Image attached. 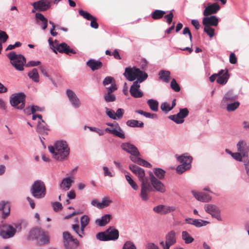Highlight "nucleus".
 Wrapping results in <instances>:
<instances>
[{
    "label": "nucleus",
    "instance_id": "nucleus-1",
    "mask_svg": "<svg viewBox=\"0 0 249 249\" xmlns=\"http://www.w3.org/2000/svg\"><path fill=\"white\" fill-rule=\"evenodd\" d=\"M129 169L135 174L141 182L140 196L143 201H147L149 199V193L153 190L149 179L145 177L144 170L134 164H130Z\"/></svg>",
    "mask_w": 249,
    "mask_h": 249
},
{
    "label": "nucleus",
    "instance_id": "nucleus-2",
    "mask_svg": "<svg viewBox=\"0 0 249 249\" xmlns=\"http://www.w3.org/2000/svg\"><path fill=\"white\" fill-rule=\"evenodd\" d=\"M140 69L135 66L128 67L125 69L123 73L125 78H147L148 74L145 71L147 67V62L144 59H142L140 63Z\"/></svg>",
    "mask_w": 249,
    "mask_h": 249
},
{
    "label": "nucleus",
    "instance_id": "nucleus-3",
    "mask_svg": "<svg viewBox=\"0 0 249 249\" xmlns=\"http://www.w3.org/2000/svg\"><path fill=\"white\" fill-rule=\"evenodd\" d=\"M48 149L53 154L54 158L60 160L65 159L70 153V149L66 142L63 141L56 142L54 146H49Z\"/></svg>",
    "mask_w": 249,
    "mask_h": 249
},
{
    "label": "nucleus",
    "instance_id": "nucleus-4",
    "mask_svg": "<svg viewBox=\"0 0 249 249\" xmlns=\"http://www.w3.org/2000/svg\"><path fill=\"white\" fill-rule=\"evenodd\" d=\"M48 41L50 48L56 53H57V51L60 53H65L68 55H71V53H76L75 51L70 48L69 46L65 43L59 44L56 40L53 42L51 38H49Z\"/></svg>",
    "mask_w": 249,
    "mask_h": 249
},
{
    "label": "nucleus",
    "instance_id": "nucleus-5",
    "mask_svg": "<svg viewBox=\"0 0 249 249\" xmlns=\"http://www.w3.org/2000/svg\"><path fill=\"white\" fill-rule=\"evenodd\" d=\"M7 56L16 69L18 71L23 70V67L26 63V58L23 55L17 54L15 52L12 51L8 54Z\"/></svg>",
    "mask_w": 249,
    "mask_h": 249
},
{
    "label": "nucleus",
    "instance_id": "nucleus-6",
    "mask_svg": "<svg viewBox=\"0 0 249 249\" xmlns=\"http://www.w3.org/2000/svg\"><path fill=\"white\" fill-rule=\"evenodd\" d=\"M30 191L33 196L35 198H43L46 195L45 185L41 180H36L33 184Z\"/></svg>",
    "mask_w": 249,
    "mask_h": 249
},
{
    "label": "nucleus",
    "instance_id": "nucleus-7",
    "mask_svg": "<svg viewBox=\"0 0 249 249\" xmlns=\"http://www.w3.org/2000/svg\"><path fill=\"white\" fill-rule=\"evenodd\" d=\"M12 106L18 109H22L25 107V95L23 92L12 94L10 98Z\"/></svg>",
    "mask_w": 249,
    "mask_h": 249
},
{
    "label": "nucleus",
    "instance_id": "nucleus-8",
    "mask_svg": "<svg viewBox=\"0 0 249 249\" xmlns=\"http://www.w3.org/2000/svg\"><path fill=\"white\" fill-rule=\"evenodd\" d=\"M63 239L64 245L66 249H75L79 246L78 240L74 238L68 231L63 233Z\"/></svg>",
    "mask_w": 249,
    "mask_h": 249
},
{
    "label": "nucleus",
    "instance_id": "nucleus-9",
    "mask_svg": "<svg viewBox=\"0 0 249 249\" xmlns=\"http://www.w3.org/2000/svg\"><path fill=\"white\" fill-rule=\"evenodd\" d=\"M176 241V233L174 231H171L165 235V242L162 241L160 244L163 249H170V247L174 245Z\"/></svg>",
    "mask_w": 249,
    "mask_h": 249
},
{
    "label": "nucleus",
    "instance_id": "nucleus-10",
    "mask_svg": "<svg viewBox=\"0 0 249 249\" xmlns=\"http://www.w3.org/2000/svg\"><path fill=\"white\" fill-rule=\"evenodd\" d=\"M106 124L113 128L112 129L106 128L105 129V131L106 132L112 134L121 139H124L125 138L124 133L117 123H106Z\"/></svg>",
    "mask_w": 249,
    "mask_h": 249
},
{
    "label": "nucleus",
    "instance_id": "nucleus-11",
    "mask_svg": "<svg viewBox=\"0 0 249 249\" xmlns=\"http://www.w3.org/2000/svg\"><path fill=\"white\" fill-rule=\"evenodd\" d=\"M16 230L8 224H3L0 226V236L3 239H8L14 236Z\"/></svg>",
    "mask_w": 249,
    "mask_h": 249
},
{
    "label": "nucleus",
    "instance_id": "nucleus-12",
    "mask_svg": "<svg viewBox=\"0 0 249 249\" xmlns=\"http://www.w3.org/2000/svg\"><path fill=\"white\" fill-rule=\"evenodd\" d=\"M189 114V111L187 108L180 109L179 112L177 115H170L168 118L178 124H180L184 122V118L186 117Z\"/></svg>",
    "mask_w": 249,
    "mask_h": 249
},
{
    "label": "nucleus",
    "instance_id": "nucleus-13",
    "mask_svg": "<svg viewBox=\"0 0 249 249\" xmlns=\"http://www.w3.org/2000/svg\"><path fill=\"white\" fill-rule=\"evenodd\" d=\"M149 178L151 183V186L153 187L156 191L164 193L166 189L163 184L159 180H158L153 174L152 172L149 173Z\"/></svg>",
    "mask_w": 249,
    "mask_h": 249
},
{
    "label": "nucleus",
    "instance_id": "nucleus-14",
    "mask_svg": "<svg viewBox=\"0 0 249 249\" xmlns=\"http://www.w3.org/2000/svg\"><path fill=\"white\" fill-rule=\"evenodd\" d=\"M145 79H137L134 81L133 85L131 86L130 92L131 95L136 98L141 97L142 93L139 90L140 88V84Z\"/></svg>",
    "mask_w": 249,
    "mask_h": 249
},
{
    "label": "nucleus",
    "instance_id": "nucleus-15",
    "mask_svg": "<svg viewBox=\"0 0 249 249\" xmlns=\"http://www.w3.org/2000/svg\"><path fill=\"white\" fill-rule=\"evenodd\" d=\"M35 10L44 11L50 8L51 2L49 0H40L32 3Z\"/></svg>",
    "mask_w": 249,
    "mask_h": 249
},
{
    "label": "nucleus",
    "instance_id": "nucleus-16",
    "mask_svg": "<svg viewBox=\"0 0 249 249\" xmlns=\"http://www.w3.org/2000/svg\"><path fill=\"white\" fill-rule=\"evenodd\" d=\"M204 209L205 211L210 213L212 217L218 220L220 219V211L217 206L213 204H206L204 206Z\"/></svg>",
    "mask_w": 249,
    "mask_h": 249
},
{
    "label": "nucleus",
    "instance_id": "nucleus-17",
    "mask_svg": "<svg viewBox=\"0 0 249 249\" xmlns=\"http://www.w3.org/2000/svg\"><path fill=\"white\" fill-rule=\"evenodd\" d=\"M121 148L131 155H140L138 148L133 144L129 142H124L121 145Z\"/></svg>",
    "mask_w": 249,
    "mask_h": 249
},
{
    "label": "nucleus",
    "instance_id": "nucleus-18",
    "mask_svg": "<svg viewBox=\"0 0 249 249\" xmlns=\"http://www.w3.org/2000/svg\"><path fill=\"white\" fill-rule=\"evenodd\" d=\"M66 94L73 107L78 108L80 107L81 103L80 100L72 90L69 89H67Z\"/></svg>",
    "mask_w": 249,
    "mask_h": 249
},
{
    "label": "nucleus",
    "instance_id": "nucleus-19",
    "mask_svg": "<svg viewBox=\"0 0 249 249\" xmlns=\"http://www.w3.org/2000/svg\"><path fill=\"white\" fill-rule=\"evenodd\" d=\"M175 207L174 206H168L163 205H159L153 208V211L160 214H165L175 210Z\"/></svg>",
    "mask_w": 249,
    "mask_h": 249
},
{
    "label": "nucleus",
    "instance_id": "nucleus-20",
    "mask_svg": "<svg viewBox=\"0 0 249 249\" xmlns=\"http://www.w3.org/2000/svg\"><path fill=\"white\" fill-rule=\"evenodd\" d=\"M237 149L243 157H248V152L249 151V146H248L246 142L244 141H239L237 144Z\"/></svg>",
    "mask_w": 249,
    "mask_h": 249
},
{
    "label": "nucleus",
    "instance_id": "nucleus-21",
    "mask_svg": "<svg viewBox=\"0 0 249 249\" xmlns=\"http://www.w3.org/2000/svg\"><path fill=\"white\" fill-rule=\"evenodd\" d=\"M220 10V6L217 3L209 4L203 11V15L208 16L216 13Z\"/></svg>",
    "mask_w": 249,
    "mask_h": 249
},
{
    "label": "nucleus",
    "instance_id": "nucleus-22",
    "mask_svg": "<svg viewBox=\"0 0 249 249\" xmlns=\"http://www.w3.org/2000/svg\"><path fill=\"white\" fill-rule=\"evenodd\" d=\"M218 22V18L215 16L205 17L202 20V23L205 26H210L211 25L216 26Z\"/></svg>",
    "mask_w": 249,
    "mask_h": 249
},
{
    "label": "nucleus",
    "instance_id": "nucleus-23",
    "mask_svg": "<svg viewBox=\"0 0 249 249\" xmlns=\"http://www.w3.org/2000/svg\"><path fill=\"white\" fill-rule=\"evenodd\" d=\"M237 99V96L233 94L232 92L229 91L227 92L224 95L222 101L221 106L224 107V105L234 102Z\"/></svg>",
    "mask_w": 249,
    "mask_h": 249
},
{
    "label": "nucleus",
    "instance_id": "nucleus-24",
    "mask_svg": "<svg viewBox=\"0 0 249 249\" xmlns=\"http://www.w3.org/2000/svg\"><path fill=\"white\" fill-rule=\"evenodd\" d=\"M87 65L93 71L101 69L103 66L102 63L93 59H89L87 62Z\"/></svg>",
    "mask_w": 249,
    "mask_h": 249
},
{
    "label": "nucleus",
    "instance_id": "nucleus-25",
    "mask_svg": "<svg viewBox=\"0 0 249 249\" xmlns=\"http://www.w3.org/2000/svg\"><path fill=\"white\" fill-rule=\"evenodd\" d=\"M194 197L199 201L202 202H208L211 200V197L207 194L204 193H197L192 191Z\"/></svg>",
    "mask_w": 249,
    "mask_h": 249
},
{
    "label": "nucleus",
    "instance_id": "nucleus-26",
    "mask_svg": "<svg viewBox=\"0 0 249 249\" xmlns=\"http://www.w3.org/2000/svg\"><path fill=\"white\" fill-rule=\"evenodd\" d=\"M112 218V215L110 214H106L102 216L101 218L95 220V223L99 226L102 227L107 225Z\"/></svg>",
    "mask_w": 249,
    "mask_h": 249
},
{
    "label": "nucleus",
    "instance_id": "nucleus-27",
    "mask_svg": "<svg viewBox=\"0 0 249 249\" xmlns=\"http://www.w3.org/2000/svg\"><path fill=\"white\" fill-rule=\"evenodd\" d=\"M0 211L2 212V217L5 218L9 215L10 212V205L8 202L1 201L0 202Z\"/></svg>",
    "mask_w": 249,
    "mask_h": 249
},
{
    "label": "nucleus",
    "instance_id": "nucleus-28",
    "mask_svg": "<svg viewBox=\"0 0 249 249\" xmlns=\"http://www.w3.org/2000/svg\"><path fill=\"white\" fill-rule=\"evenodd\" d=\"M106 232L109 240H115L119 237V231L114 228L110 227L106 231Z\"/></svg>",
    "mask_w": 249,
    "mask_h": 249
},
{
    "label": "nucleus",
    "instance_id": "nucleus-29",
    "mask_svg": "<svg viewBox=\"0 0 249 249\" xmlns=\"http://www.w3.org/2000/svg\"><path fill=\"white\" fill-rule=\"evenodd\" d=\"M42 229L39 228H36L32 230L29 233L28 238L30 240H37L39 235L41 234Z\"/></svg>",
    "mask_w": 249,
    "mask_h": 249
},
{
    "label": "nucleus",
    "instance_id": "nucleus-30",
    "mask_svg": "<svg viewBox=\"0 0 249 249\" xmlns=\"http://www.w3.org/2000/svg\"><path fill=\"white\" fill-rule=\"evenodd\" d=\"M48 130V126L43 119L38 122L36 128L38 133L47 134V131Z\"/></svg>",
    "mask_w": 249,
    "mask_h": 249
},
{
    "label": "nucleus",
    "instance_id": "nucleus-31",
    "mask_svg": "<svg viewBox=\"0 0 249 249\" xmlns=\"http://www.w3.org/2000/svg\"><path fill=\"white\" fill-rule=\"evenodd\" d=\"M72 182L73 180L70 177L65 178L62 180L60 185V188L65 191L68 190L70 188Z\"/></svg>",
    "mask_w": 249,
    "mask_h": 249
},
{
    "label": "nucleus",
    "instance_id": "nucleus-32",
    "mask_svg": "<svg viewBox=\"0 0 249 249\" xmlns=\"http://www.w3.org/2000/svg\"><path fill=\"white\" fill-rule=\"evenodd\" d=\"M89 220L90 218L87 215H84L81 217V231L82 234H84V229L89 224Z\"/></svg>",
    "mask_w": 249,
    "mask_h": 249
},
{
    "label": "nucleus",
    "instance_id": "nucleus-33",
    "mask_svg": "<svg viewBox=\"0 0 249 249\" xmlns=\"http://www.w3.org/2000/svg\"><path fill=\"white\" fill-rule=\"evenodd\" d=\"M240 104L239 102L234 101L231 103H228V104L224 105V106H226V109L228 112H231L234 111L238 108Z\"/></svg>",
    "mask_w": 249,
    "mask_h": 249
},
{
    "label": "nucleus",
    "instance_id": "nucleus-34",
    "mask_svg": "<svg viewBox=\"0 0 249 249\" xmlns=\"http://www.w3.org/2000/svg\"><path fill=\"white\" fill-rule=\"evenodd\" d=\"M178 160L182 164H185L187 165V167L191 166V162L192 160V158L190 156H184L183 155L179 156L178 157Z\"/></svg>",
    "mask_w": 249,
    "mask_h": 249
},
{
    "label": "nucleus",
    "instance_id": "nucleus-35",
    "mask_svg": "<svg viewBox=\"0 0 249 249\" xmlns=\"http://www.w3.org/2000/svg\"><path fill=\"white\" fill-rule=\"evenodd\" d=\"M229 76L228 70H221L217 73L212 74L209 78H229Z\"/></svg>",
    "mask_w": 249,
    "mask_h": 249
},
{
    "label": "nucleus",
    "instance_id": "nucleus-36",
    "mask_svg": "<svg viewBox=\"0 0 249 249\" xmlns=\"http://www.w3.org/2000/svg\"><path fill=\"white\" fill-rule=\"evenodd\" d=\"M166 12L160 10H156L151 13V17L153 19L157 20L161 18Z\"/></svg>",
    "mask_w": 249,
    "mask_h": 249
},
{
    "label": "nucleus",
    "instance_id": "nucleus-37",
    "mask_svg": "<svg viewBox=\"0 0 249 249\" xmlns=\"http://www.w3.org/2000/svg\"><path fill=\"white\" fill-rule=\"evenodd\" d=\"M36 18L39 19L42 23V29L45 30L47 28L48 19L40 13H37L36 14Z\"/></svg>",
    "mask_w": 249,
    "mask_h": 249
},
{
    "label": "nucleus",
    "instance_id": "nucleus-38",
    "mask_svg": "<svg viewBox=\"0 0 249 249\" xmlns=\"http://www.w3.org/2000/svg\"><path fill=\"white\" fill-rule=\"evenodd\" d=\"M37 241L38 243L41 245L47 244L49 242L48 236L45 234L43 230L41 234L37 239Z\"/></svg>",
    "mask_w": 249,
    "mask_h": 249
},
{
    "label": "nucleus",
    "instance_id": "nucleus-39",
    "mask_svg": "<svg viewBox=\"0 0 249 249\" xmlns=\"http://www.w3.org/2000/svg\"><path fill=\"white\" fill-rule=\"evenodd\" d=\"M126 124L130 127H142L143 126V123L142 122L135 120H130L126 122Z\"/></svg>",
    "mask_w": 249,
    "mask_h": 249
},
{
    "label": "nucleus",
    "instance_id": "nucleus-40",
    "mask_svg": "<svg viewBox=\"0 0 249 249\" xmlns=\"http://www.w3.org/2000/svg\"><path fill=\"white\" fill-rule=\"evenodd\" d=\"M147 104L153 111H157L158 110L159 103L157 101L153 99H149L147 101Z\"/></svg>",
    "mask_w": 249,
    "mask_h": 249
},
{
    "label": "nucleus",
    "instance_id": "nucleus-41",
    "mask_svg": "<svg viewBox=\"0 0 249 249\" xmlns=\"http://www.w3.org/2000/svg\"><path fill=\"white\" fill-rule=\"evenodd\" d=\"M112 202V201L109 199L107 197H104L102 199V201L100 202V204H98V208L99 209H103L105 207L108 206Z\"/></svg>",
    "mask_w": 249,
    "mask_h": 249
},
{
    "label": "nucleus",
    "instance_id": "nucleus-42",
    "mask_svg": "<svg viewBox=\"0 0 249 249\" xmlns=\"http://www.w3.org/2000/svg\"><path fill=\"white\" fill-rule=\"evenodd\" d=\"M125 178L128 184L130 185L132 189L134 190H137L139 187L136 182L128 175L125 176Z\"/></svg>",
    "mask_w": 249,
    "mask_h": 249
},
{
    "label": "nucleus",
    "instance_id": "nucleus-43",
    "mask_svg": "<svg viewBox=\"0 0 249 249\" xmlns=\"http://www.w3.org/2000/svg\"><path fill=\"white\" fill-rule=\"evenodd\" d=\"M182 238L186 244L191 243L194 240L186 231H183L182 232Z\"/></svg>",
    "mask_w": 249,
    "mask_h": 249
},
{
    "label": "nucleus",
    "instance_id": "nucleus-44",
    "mask_svg": "<svg viewBox=\"0 0 249 249\" xmlns=\"http://www.w3.org/2000/svg\"><path fill=\"white\" fill-rule=\"evenodd\" d=\"M154 173L155 175L160 179H162L165 176V172L161 168H156Z\"/></svg>",
    "mask_w": 249,
    "mask_h": 249
},
{
    "label": "nucleus",
    "instance_id": "nucleus-45",
    "mask_svg": "<svg viewBox=\"0 0 249 249\" xmlns=\"http://www.w3.org/2000/svg\"><path fill=\"white\" fill-rule=\"evenodd\" d=\"M96 238L101 241L109 240V238H107V233L106 231L98 233L96 234Z\"/></svg>",
    "mask_w": 249,
    "mask_h": 249
},
{
    "label": "nucleus",
    "instance_id": "nucleus-46",
    "mask_svg": "<svg viewBox=\"0 0 249 249\" xmlns=\"http://www.w3.org/2000/svg\"><path fill=\"white\" fill-rule=\"evenodd\" d=\"M78 12L81 16L83 17L84 18L86 19L87 20H89L91 19V18H92L93 17L89 13L83 10H79Z\"/></svg>",
    "mask_w": 249,
    "mask_h": 249
},
{
    "label": "nucleus",
    "instance_id": "nucleus-47",
    "mask_svg": "<svg viewBox=\"0 0 249 249\" xmlns=\"http://www.w3.org/2000/svg\"><path fill=\"white\" fill-rule=\"evenodd\" d=\"M171 88L173 90L176 92H178L180 90V87L179 85L177 83L175 79H172V81L171 82Z\"/></svg>",
    "mask_w": 249,
    "mask_h": 249
},
{
    "label": "nucleus",
    "instance_id": "nucleus-48",
    "mask_svg": "<svg viewBox=\"0 0 249 249\" xmlns=\"http://www.w3.org/2000/svg\"><path fill=\"white\" fill-rule=\"evenodd\" d=\"M190 167H187V165L185 164H182L181 165H178L176 169L177 172L178 174H182L184 172H185L187 169H189Z\"/></svg>",
    "mask_w": 249,
    "mask_h": 249
},
{
    "label": "nucleus",
    "instance_id": "nucleus-49",
    "mask_svg": "<svg viewBox=\"0 0 249 249\" xmlns=\"http://www.w3.org/2000/svg\"><path fill=\"white\" fill-rule=\"evenodd\" d=\"M209 223V222L207 221L201 219H196L194 226L197 228H200L202 226H205Z\"/></svg>",
    "mask_w": 249,
    "mask_h": 249
},
{
    "label": "nucleus",
    "instance_id": "nucleus-50",
    "mask_svg": "<svg viewBox=\"0 0 249 249\" xmlns=\"http://www.w3.org/2000/svg\"><path fill=\"white\" fill-rule=\"evenodd\" d=\"M204 31L206 32L210 37L213 36L214 35V30L210 26H205Z\"/></svg>",
    "mask_w": 249,
    "mask_h": 249
},
{
    "label": "nucleus",
    "instance_id": "nucleus-51",
    "mask_svg": "<svg viewBox=\"0 0 249 249\" xmlns=\"http://www.w3.org/2000/svg\"><path fill=\"white\" fill-rule=\"evenodd\" d=\"M160 108L163 111L165 112H167L172 109V107L170 106L169 104L166 102L161 104Z\"/></svg>",
    "mask_w": 249,
    "mask_h": 249
},
{
    "label": "nucleus",
    "instance_id": "nucleus-52",
    "mask_svg": "<svg viewBox=\"0 0 249 249\" xmlns=\"http://www.w3.org/2000/svg\"><path fill=\"white\" fill-rule=\"evenodd\" d=\"M159 78H170V72L168 71L161 70L159 73Z\"/></svg>",
    "mask_w": 249,
    "mask_h": 249
},
{
    "label": "nucleus",
    "instance_id": "nucleus-53",
    "mask_svg": "<svg viewBox=\"0 0 249 249\" xmlns=\"http://www.w3.org/2000/svg\"><path fill=\"white\" fill-rule=\"evenodd\" d=\"M123 249H136V247L133 242L127 241L124 244Z\"/></svg>",
    "mask_w": 249,
    "mask_h": 249
},
{
    "label": "nucleus",
    "instance_id": "nucleus-54",
    "mask_svg": "<svg viewBox=\"0 0 249 249\" xmlns=\"http://www.w3.org/2000/svg\"><path fill=\"white\" fill-rule=\"evenodd\" d=\"M105 100L107 102H111L115 101L116 97L113 94L107 93L105 95Z\"/></svg>",
    "mask_w": 249,
    "mask_h": 249
},
{
    "label": "nucleus",
    "instance_id": "nucleus-55",
    "mask_svg": "<svg viewBox=\"0 0 249 249\" xmlns=\"http://www.w3.org/2000/svg\"><path fill=\"white\" fill-rule=\"evenodd\" d=\"M8 36L5 32L0 30V40L1 42H5L8 39Z\"/></svg>",
    "mask_w": 249,
    "mask_h": 249
},
{
    "label": "nucleus",
    "instance_id": "nucleus-56",
    "mask_svg": "<svg viewBox=\"0 0 249 249\" xmlns=\"http://www.w3.org/2000/svg\"><path fill=\"white\" fill-rule=\"evenodd\" d=\"M29 78H38V73L36 69L34 68L28 73Z\"/></svg>",
    "mask_w": 249,
    "mask_h": 249
},
{
    "label": "nucleus",
    "instance_id": "nucleus-57",
    "mask_svg": "<svg viewBox=\"0 0 249 249\" xmlns=\"http://www.w3.org/2000/svg\"><path fill=\"white\" fill-rule=\"evenodd\" d=\"M52 206L53 207V210L55 212L62 210L63 208L62 204L58 202L53 203L52 204Z\"/></svg>",
    "mask_w": 249,
    "mask_h": 249
},
{
    "label": "nucleus",
    "instance_id": "nucleus-58",
    "mask_svg": "<svg viewBox=\"0 0 249 249\" xmlns=\"http://www.w3.org/2000/svg\"><path fill=\"white\" fill-rule=\"evenodd\" d=\"M106 113L107 115L110 118L116 120L115 112L113 110H110L108 108L106 107Z\"/></svg>",
    "mask_w": 249,
    "mask_h": 249
},
{
    "label": "nucleus",
    "instance_id": "nucleus-59",
    "mask_svg": "<svg viewBox=\"0 0 249 249\" xmlns=\"http://www.w3.org/2000/svg\"><path fill=\"white\" fill-rule=\"evenodd\" d=\"M72 229L75 231V232L80 237H83V234L81 233V230H79V226L78 224H73L72 225Z\"/></svg>",
    "mask_w": 249,
    "mask_h": 249
},
{
    "label": "nucleus",
    "instance_id": "nucleus-60",
    "mask_svg": "<svg viewBox=\"0 0 249 249\" xmlns=\"http://www.w3.org/2000/svg\"><path fill=\"white\" fill-rule=\"evenodd\" d=\"M89 20H91L90 25L92 28L94 29H97L98 28V24L96 21L97 19L96 18L93 16Z\"/></svg>",
    "mask_w": 249,
    "mask_h": 249
},
{
    "label": "nucleus",
    "instance_id": "nucleus-61",
    "mask_svg": "<svg viewBox=\"0 0 249 249\" xmlns=\"http://www.w3.org/2000/svg\"><path fill=\"white\" fill-rule=\"evenodd\" d=\"M173 16L174 15L172 12H170L169 14L164 16V18L166 19V22L168 23V24H170L171 23Z\"/></svg>",
    "mask_w": 249,
    "mask_h": 249
},
{
    "label": "nucleus",
    "instance_id": "nucleus-62",
    "mask_svg": "<svg viewBox=\"0 0 249 249\" xmlns=\"http://www.w3.org/2000/svg\"><path fill=\"white\" fill-rule=\"evenodd\" d=\"M232 157L235 160L241 161L243 157L239 152L232 154Z\"/></svg>",
    "mask_w": 249,
    "mask_h": 249
},
{
    "label": "nucleus",
    "instance_id": "nucleus-63",
    "mask_svg": "<svg viewBox=\"0 0 249 249\" xmlns=\"http://www.w3.org/2000/svg\"><path fill=\"white\" fill-rule=\"evenodd\" d=\"M140 155H131L130 156V160L134 162L139 164V162H140V160L142 159L139 158Z\"/></svg>",
    "mask_w": 249,
    "mask_h": 249
},
{
    "label": "nucleus",
    "instance_id": "nucleus-64",
    "mask_svg": "<svg viewBox=\"0 0 249 249\" xmlns=\"http://www.w3.org/2000/svg\"><path fill=\"white\" fill-rule=\"evenodd\" d=\"M124 113V110L122 108H119L117 109L116 112L115 113V117L116 119L117 118L118 119H121L122 118L123 114Z\"/></svg>",
    "mask_w": 249,
    "mask_h": 249
}]
</instances>
